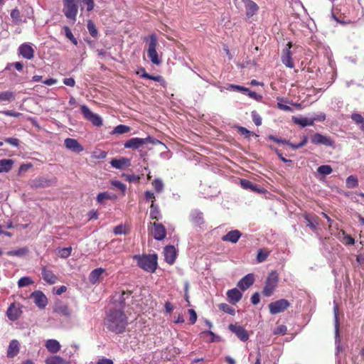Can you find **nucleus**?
<instances>
[{
	"mask_svg": "<svg viewBox=\"0 0 364 364\" xmlns=\"http://www.w3.org/2000/svg\"><path fill=\"white\" fill-rule=\"evenodd\" d=\"M103 322L107 330L115 334L124 333L129 324L124 311L117 307L110 308Z\"/></svg>",
	"mask_w": 364,
	"mask_h": 364,
	"instance_id": "f257e3e1",
	"label": "nucleus"
},
{
	"mask_svg": "<svg viewBox=\"0 0 364 364\" xmlns=\"http://www.w3.org/2000/svg\"><path fill=\"white\" fill-rule=\"evenodd\" d=\"M157 255L156 253L149 255H136L134 256V259L137 261V265L141 269L149 272L154 273L157 269Z\"/></svg>",
	"mask_w": 364,
	"mask_h": 364,
	"instance_id": "f03ea898",
	"label": "nucleus"
},
{
	"mask_svg": "<svg viewBox=\"0 0 364 364\" xmlns=\"http://www.w3.org/2000/svg\"><path fill=\"white\" fill-rule=\"evenodd\" d=\"M144 41L148 43V49H147V56L149 58V60L156 65H159L161 64V60L160 57H159L158 53L156 52V46H158V39L156 34L153 33L149 36L148 38H144Z\"/></svg>",
	"mask_w": 364,
	"mask_h": 364,
	"instance_id": "7ed1b4c3",
	"label": "nucleus"
},
{
	"mask_svg": "<svg viewBox=\"0 0 364 364\" xmlns=\"http://www.w3.org/2000/svg\"><path fill=\"white\" fill-rule=\"evenodd\" d=\"M279 284V274L276 271H272L267 275L265 280L264 287L262 289V295L265 296H271L274 294Z\"/></svg>",
	"mask_w": 364,
	"mask_h": 364,
	"instance_id": "20e7f679",
	"label": "nucleus"
},
{
	"mask_svg": "<svg viewBox=\"0 0 364 364\" xmlns=\"http://www.w3.org/2000/svg\"><path fill=\"white\" fill-rule=\"evenodd\" d=\"M77 0H63V13L74 23L78 14Z\"/></svg>",
	"mask_w": 364,
	"mask_h": 364,
	"instance_id": "39448f33",
	"label": "nucleus"
},
{
	"mask_svg": "<svg viewBox=\"0 0 364 364\" xmlns=\"http://www.w3.org/2000/svg\"><path fill=\"white\" fill-rule=\"evenodd\" d=\"M80 112L84 119L92 122L93 126L101 127L102 125V119L100 116L94 114L89 107L85 105L80 106Z\"/></svg>",
	"mask_w": 364,
	"mask_h": 364,
	"instance_id": "423d86ee",
	"label": "nucleus"
},
{
	"mask_svg": "<svg viewBox=\"0 0 364 364\" xmlns=\"http://www.w3.org/2000/svg\"><path fill=\"white\" fill-rule=\"evenodd\" d=\"M56 177L48 178L46 176H39L31 182V187L33 188H44L50 187L53 185H56Z\"/></svg>",
	"mask_w": 364,
	"mask_h": 364,
	"instance_id": "0eeeda50",
	"label": "nucleus"
},
{
	"mask_svg": "<svg viewBox=\"0 0 364 364\" xmlns=\"http://www.w3.org/2000/svg\"><path fill=\"white\" fill-rule=\"evenodd\" d=\"M131 291L116 292L112 298V304H114V307L112 308H117L124 310L125 308V300L129 299L131 296Z\"/></svg>",
	"mask_w": 364,
	"mask_h": 364,
	"instance_id": "6e6552de",
	"label": "nucleus"
},
{
	"mask_svg": "<svg viewBox=\"0 0 364 364\" xmlns=\"http://www.w3.org/2000/svg\"><path fill=\"white\" fill-rule=\"evenodd\" d=\"M290 306V303L287 299L277 300L271 302L269 305V312L272 315L278 314L284 312Z\"/></svg>",
	"mask_w": 364,
	"mask_h": 364,
	"instance_id": "1a4fd4ad",
	"label": "nucleus"
},
{
	"mask_svg": "<svg viewBox=\"0 0 364 364\" xmlns=\"http://www.w3.org/2000/svg\"><path fill=\"white\" fill-rule=\"evenodd\" d=\"M149 225L152 226L151 230V235L156 240H162L166 238V230L165 226L159 223H149Z\"/></svg>",
	"mask_w": 364,
	"mask_h": 364,
	"instance_id": "9d476101",
	"label": "nucleus"
},
{
	"mask_svg": "<svg viewBox=\"0 0 364 364\" xmlns=\"http://www.w3.org/2000/svg\"><path fill=\"white\" fill-rule=\"evenodd\" d=\"M311 143L316 145H325L326 146L334 147V141L329 136L316 133L311 136Z\"/></svg>",
	"mask_w": 364,
	"mask_h": 364,
	"instance_id": "9b49d317",
	"label": "nucleus"
},
{
	"mask_svg": "<svg viewBox=\"0 0 364 364\" xmlns=\"http://www.w3.org/2000/svg\"><path fill=\"white\" fill-rule=\"evenodd\" d=\"M286 46H287V48L283 50V53H282L281 56V60L286 67L289 68H293L294 65L292 59V53L290 50V49L292 48V43L288 42Z\"/></svg>",
	"mask_w": 364,
	"mask_h": 364,
	"instance_id": "f8f14e48",
	"label": "nucleus"
},
{
	"mask_svg": "<svg viewBox=\"0 0 364 364\" xmlns=\"http://www.w3.org/2000/svg\"><path fill=\"white\" fill-rule=\"evenodd\" d=\"M151 138H131L124 143V148L137 149L144 144L151 141Z\"/></svg>",
	"mask_w": 364,
	"mask_h": 364,
	"instance_id": "ddd939ff",
	"label": "nucleus"
},
{
	"mask_svg": "<svg viewBox=\"0 0 364 364\" xmlns=\"http://www.w3.org/2000/svg\"><path fill=\"white\" fill-rule=\"evenodd\" d=\"M229 330L234 333L240 341L245 342L249 339V334L243 326H240L236 324L230 323L229 325Z\"/></svg>",
	"mask_w": 364,
	"mask_h": 364,
	"instance_id": "4468645a",
	"label": "nucleus"
},
{
	"mask_svg": "<svg viewBox=\"0 0 364 364\" xmlns=\"http://www.w3.org/2000/svg\"><path fill=\"white\" fill-rule=\"evenodd\" d=\"M20 304L11 303L6 311V316L11 321H15L20 318L21 315Z\"/></svg>",
	"mask_w": 364,
	"mask_h": 364,
	"instance_id": "2eb2a0df",
	"label": "nucleus"
},
{
	"mask_svg": "<svg viewBox=\"0 0 364 364\" xmlns=\"http://www.w3.org/2000/svg\"><path fill=\"white\" fill-rule=\"evenodd\" d=\"M18 53L23 58L27 60L33 59L34 57V50L28 43L21 44L18 48Z\"/></svg>",
	"mask_w": 364,
	"mask_h": 364,
	"instance_id": "dca6fc26",
	"label": "nucleus"
},
{
	"mask_svg": "<svg viewBox=\"0 0 364 364\" xmlns=\"http://www.w3.org/2000/svg\"><path fill=\"white\" fill-rule=\"evenodd\" d=\"M65 146L67 149H70L75 153H80L84 150L83 146L74 138H66L65 139Z\"/></svg>",
	"mask_w": 364,
	"mask_h": 364,
	"instance_id": "f3484780",
	"label": "nucleus"
},
{
	"mask_svg": "<svg viewBox=\"0 0 364 364\" xmlns=\"http://www.w3.org/2000/svg\"><path fill=\"white\" fill-rule=\"evenodd\" d=\"M112 167L118 169L124 170L125 168L130 166V160L126 157H121L120 159H112L110 161Z\"/></svg>",
	"mask_w": 364,
	"mask_h": 364,
	"instance_id": "a211bd4d",
	"label": "nucleus"
},
{
	"mask_svg": "<svg viewBox=\"0 0 364 364\" xmlns=\"http://www.w3.org/2000/svg\"><path fill=\"white\" fill-rule=\"evenodd\" d=\"M243 1L245 9H246V16L247 18L252 17L259 10V7L257 3L252 0H245Z\"/></svg>",
	"mask_w": 364,
	"mask_h": 364,
	"instance_id": "6ab92c4d",
	"label": "nucleus"
},
{
	"mask_svg": "<svg viewBox=\"0 0 364 364\" xmlns=\"http://www.w3.org/2000/svg\"><path fill=\"white\" fill-rule=\"evenodd\" d=\"M254 281V275L250 273L243 277L242 279L238 282L237 286L239 289L244 291L248 289L249 287L253 284Z\"/></svg>",
	"mask_w": 364,
	"mask_h": 364,
	"instance_id": "aec40b11",
	"label": "nucleus"
},
{
	"mask_svg": "<svg viewBox=\"0 0 364 364\" xmlns=\"http://www.w3.org/2000/svg\"><path fill=\"white\" fill-rule=\"evenodd\" d=\"M165 261L169 264H173L176 258V250L173 246H166L164 249Z\"/></svg>",
	"mask_w": 364,
	"mask_h": 364,
	"instance_id": "412c9836",
	"label": "nucleus"
},
{
	"mask_svg": "<svg viewBox=\"0 0 364 364\" xmlns=\"http://www.w3.org/2000/svg\"><path fill=\"white\" fill-rule=\"evenodd\" d=\"M32 297L34 301V304L40 308H44L48 304V299L46 296L41 291H35L32 294Z\"/></svg>",
	"mask_w": 364,
	"mask_h": 364,
	"instance_id": "4be33fe9",
	"label": "nucleus"
},
{
	"mask_svg": "<svg viewBox=\"0 0 364 364\" xmlns=\"http://www.w3.org/2000/svg\"><path fill=\"white\" fill-rule=\"evenodd\" d=\"M42 277L43 280L50 284H55L58 280L57 276L51 270L48 269L46 266L42 268Z\"/></svg>",
	"mask_w": 364,
	"mask_h": 364,
	"instance_id": "5701e85b",
	"label": "nucleus"
},
{
	"mask_svg": "<svg viewBox=\"0 0 364 364\" xmlns=\"http://www.w3.org/2000/svg\"><path fill=\"white\" fill-rule=\"evenodd\" d=\"M241 233L239 230H230L228 233L222 236L221 240L223 242L236 243L240 238Z\"/></svg>",
	"mask_w": 364,
	"mask_h": 364,
	"instance_id": "b1692460",
	"label": "nucleus"
},
{
	"mask_svg": "<svg viewBox=\"0 0 364 364\" xmlns=\"http://www.w3.org/2000/svg\"><path fill=\"white\" fill-rule=\"evenodd\" d=\"M226 295H228V301L230 303L232 304L238 303V301H240L242 297V294L238 290L237 288L230 289L228 293H226Z\"/></svg>",
	"mask_w": 364,
	"mask_h": 364,
	"instance_id": "393cba45",
	"label": "nucleus"
},
{
	"mask_svg": "<svg viewBox=\"0 0 364 364\" xmlns=\"http://www.w3.org/2000/svg\"><path fill=\"white\" fill-rule=\"evenodd\" d=\"M189 217L191 222L198 227L202 225L205 222L203 218L202 212L199 210H193L191 212Z\"/></svg>",
	"mask_w": 364,
	"mask_h": 364,
	"instance_id": "a878e982",
	"label": "nucleus"
},
{
	"mask_svg": "<svg viewBox=\"0 0 364 364\" xmlns=\"http://www.w3.org/2000/svg\"><path fill=\"white\" fill-rule=\"evenodd\" d=\"M20 344L19 341L17 340H12L10 342L9 346H8L6 355L9 358H13L16 355L19 353L20 350Z\"/></svg>",
	"mask_w": 364,
	"mask_h": 364,
	"instance_id": "bb28decb",
	"label": "nucleus"
},
{
	"mask_svg": "<svg viewBox=\"0 0 364 364\" xmlns=\"http://www.w3.org/2000/svg\"><path fill=\"white\" fill-rule=\"evenodd\" d=\"M47 350L52 354L57 353L60 350L61 346L55 339H48L46 343Z\"/></svg>",
	"mask_w": 364,
	"mask_h": 364,
	"instance_id": "cd10ccee",
	"label": "nucleus"
},
{
	"mask_svg": "<svg viewBox=\"0 0 364 364\" xmlns=\"http://www.w3.org/2000/svg\"><path fill=\"white\" fill-rule=\"evenodd\" d=\"M240 186L244 189L250 190L254 193H261V188H259L258 185L253 183L247 179L240 180Z\"/></svg>",
	"mask_w": 364,
	"mask_h": 364,
	"instance_id": "c85d7f7f",
	"label": "nucleus"
},
{
	"mask_svg": "<svg viewBox=\"0 0 364 364\" xmlns=\"http://www.w3.org/2000/svg\"><path fill=\"white\" fill-rule=\"evenodd\" d=\"M137 74L139 75V77H141L142 78H146L147 80L156 81L158 82H161L164 81L162 76H161V75L154 76V75H149V73H146L144 68H139V70L137 71Z\"/></svg>",
	"mask_w": 364,
	"mask_h": 364,
	"instance_id": "c756f323",
	"label": "nucleus"
},
{
	"mask_svg": "<svg viewBox=\"0 0 364 364\" xmlns=\"http://www.w3.org/2000/svg\"><path fill=\"white\" fill-rule=\"evenodd\" d=\"M14 161L10 159L0 160V173H8L12 169Z\"/></svg>",
	"mask_w": 364,
	"mask_h": 364,
	"instance_id": "7c9ffc66",
	"label": "nucleus"
},
{
	"mask_svg": "<svg viewBox=\"0 0 364 364\" xmlns=\"http://www.w3.org/2000/svg\"><path fill=\"white\" fill-rule=\"evenodd\" d=\"M292 121L294 123L301 126V127L312 126L314 124V119H308L306 117H293Z\"/></svg>",
	"mask_w": 364,
	"mask_h": 364,
	"instance_id": "2f4dec72",
	"label": "nucleus"
},
{
	"mask_svg": "<svg viewBox=\"0 0 364 364\" xmlns=\"http://www.w3.org/2000/svg\"><path fill=\"white\" fill-rule=\"evenodd\" d=\"M105 272V269L102 268L94 269L89 275V281L92 284H96L99 280V278L102 276V273Z\"/></svg>",
	"mask_w": 364,
	"mask_h": 364,
	"instance_id": "473e14b6",
	"label": "nucleus"
},
{
	"mask_svg": "<svg viewBox=\"0 0 364 364\" xmlns=\"http://www.w3.org/2000/svg\"><path fill=\"white\" fill-rule=\"evenodd\" d=\"M46 364H70V361H66L63 358L58 355H51L47 357L46 360Z\"/></svg>",
	"mask_w": 364,
	"mask_h": 364,
	"instance_id": "72a5a7b5",
	"label": "nucleus"
},
{
	"mask_svg": "<svg viewBox=\"0 0 364 364\" xmlns=\"http://www.w3.org/2000/svg\"><path fill=\"white\" fill-rule=\"evenodd\" d=\"M55 312L61 314L62 316H70V311L69 307L65 304H58L55 307Z\"/></svg>",
	"mask_w": 364,
	"mask_h": 364,
	"instance_id": "f704fd0d",
	"label": "nucleus"
},
{
	"mask_svg": "<svg viewBox=\"0 0 364 364\" xmlns=\"http://www.w3.org/2000/svg\"><path fill=\"white\" fill-rule=\"evenodd\" d=\"M149 217L151 220H159L161 218L160 210L153 200L151 205V210H149Z\"/></svg>",
	"mask_w": 364,
	"mask_h": 364,
	"instance_id": "c9c22d12",
	"label": "nucleus"
},
{
	"mask_svg": "<svg viewBox=\"0 0 364 364\" xmlns=\"http://www.w3.org/2000/svg\"><path fill=\"white\" fill-rule=\"evenodd\" d=\"M304 218L307 222V227L309 228L313 231H316L318 223L315 219V217H312L308 214H305L304 215Z\"/></svg>",
	"mask_w": 364,
	"mask_h": 364,
	"instance_id": "e433bc0d",
	"label": "nucleus"
},
{
	"mask_svg": "<svg viewBox=\"0 0 364 364\" xmlns=\"http://www.w3.org/2000/svg\"><path fill=\"white\" fill-rule=\"evenodd\" d=\"M358 186V177L354 175L348 176L346 179V186L348 188H355Z\"/></svg>",
	"mask_w": 364,
	"mask_h": 364,
	"instance_id": "4c0bfd02",
	"label": "nucleus"
},
{
	"mask_svg": "<svg viewBox=\"0 0 364 364\" xmlns=\"http://www.w3.org/2000/svg\"><path fill=\"white\" fill-rule=\"evenodd\" d=\"M87 26L89 34L94 38H97L98 36V31L97 29L96 25L93 23L92 20H88Z\"/></svg>",
	"mask_w": 364,
	"mask_h": 364,
	"instance_id": "58836bf2",
	"label": "nucleus"
},
{
	"mask_svg": "<svg viewBox=\"0 0 364 364\" xmlns=\"http://www.w3.org/2000/svg\"><path fill=\"white\" fill-rule=\"evenodd\" d=\"M15 100V93L11 91L0 92V101L11 102Z\"/></svg>",
	"mask_w": 364,
	"mask_h": 364,
	"instance_id": "ea45409f",
	"label": "nucleus"
},
{
	"mask_svg": "<svg viewBox=\"0 0 364 364\" xmlns=\"http://www.w3.org/2000/svg\"><path fill=\"white\" fill-rule=\"evenodd\" d=\"M130 127L124 125V124H119L117 127H115L114 131H112V133L115 134H123L127 132H129L130 131Z\"/></svg>",
	"mask_w": 364,
	"mask_h": 364,
	"instance_id": "a19ab883",
	"label": "nucleus"
},
{
	"mask_svg": "<svg viewBox=\"0 0 364 364\" xmlns=\"http://www.w3.org/2000/svg\"><path fill=\"white\" fill-rule=\"evenodd\" d=\"M33 283V281L27 276H24L23 277H21L18 282H17V285L20 288L29 286Z\"/></svg>",
	"mask_w": 364,
	"mask_h": 364,
	"instance_id": "79ce46f5",
	"label": "nucleus"
},
{
	"mask_svg": "<svg viewBox=\"0 0 364 364\" xmlns=\"http://www.w3.org/2000/svg\"><path fill=\"white\" fill-rule=\"evenodd\" d=\"M219 309L221 311L229 314L230 316H234L235 314V309L230 306L226 303H221L219 304Z\"/></svg>",
	"mask_w": 364,
	"mask_h": 364,
	"instance_id": "37998d69",
	"label": "nucleus"
},
{
	"mask_svg": "<svg viewBox=\"0 0 364 364\" xmlns=\"http://www.w3.org/2000/svg\"><path fill=\"white\" fill-rule=\"evenodd\" d=\"M269 252L259 249L257 252V260L259 262H265L267 257L269 255Z\"/></svg>",
	"mask_w": 364,
	"mask_h": 364,
	"instance_id": "c03bdc74",
	"label": "nucleus"
},
{
	"mask_svg": "<svg viewBox=\"0 0 364 364\" xmlns=\"http://www.w3.org/2000/svg\"><path fill=\"white\" fill-rule=\"evenodd\" d=\"M64 31L66 38L70 39V41L76 46L78 43V41H77L76 38L74 37V35L72 33L69 26H64Z\"/></svg>",
	"mask_w": 364,
	"mask_h": 364,
	"instance_id": "a18cd8bd",
	"label": "nucleus"
},
{
	"mask_svg": "<svg viewBox=\"0 0 364 364\" xmlns=\"http://www.w3.org/2000/svg\"><path fill=\"white\" fill-rule=\"evenodd\" d=\"M351 118L354 123L361 124L362 129H364V119L361 114L357 113L353 114Z\"/></svg>",
	"mask_w": 364,
	"mask_h": 364,
	"instance_id": "49530a36",
	"label": "nucleus"
},
{
	"mask_svg": "<svg viewBox=\"0 0 364 364\" xmlns=\"http://www.w3.org/2000/svg\"><path fill=\"white\" fill-rule=\"evenodd\" d=\"M317 172L322 175H329L332 172V168L330 165H321L317 168Z\"/></svg>",
	"mask_w": 364,
	"mask_h": 364,
	"instance_id": "de8ad7c7",
	"label": "nucleus"
},
{
	"mask_svg": "<svg viewBox=\"0 0 364 364\" xmlns=\"http://www.w3.org/2000/svg\"><path fill=\"white\" fill-rule=\"evenodd\" d=\"M71 247H64L58 250V256H60V258H67L69 257V256L71 254Z\"/></svg>",
	"mask_w": 364,
	"mask_h": 364,
	"instance_id": "09e8293b",
	"label": "nucleus"
},
{
	"mask_svg": "<svg viewBox=\"0 0 364 364\" xmlns=\"http://www.w3.org/2000/svg\"><path fill=\"white\" fill-rule=\"evenodd\" d=\"M111 196L108 195L107 192H101L99 193L97 196V201L99 204H102L105 200H109Z\"/></svg>",
	"mask_w": 364,
	"mask_h": 364,
	"instance_id": "8fccbe9b",
	"label": "nucleus"
},
{
	"mask_svg": "<svg viewBox=\"0 0 364 364\" xmlns=\"http://www.w3.org/2000/svg\"><path fill=\"white\" fill-rule=\"evenodd\" d=\"M152 186H153L154 188H155L156 193H161L164 188V184L162 183V181L160 179H158V178H156L152 181Z\"/></svg>",
	"mask_w": 364,
	"mask_h": 364,
	"instance_id": "3c124183",
	"label": "nucleus"
},
{
	"mask_svg": "<svg viewBox=\"0 0 364 364\" xmlns=\"http://www.w3.org/2000/svg\"><path fill=\"white\" fill-rule=\"evenodd\" d=\"M81 4L87 6V11L90 12L95 6L94 0H80Z\"/></svg>",
	"mask_w": 364,
	"mask_h": 364,
	"instance_id": "603ef678",
	"label": "nucleus"
},
{
	"mask_svg": "<svg viewBox=\"0 0 364 364\" xmlns=\"http://www.w3.org/2000/svg\"><path fill=\"white\" fill-rule=\"evenodd\" d=\"M123 177H124L126 181H127L130 183H132V182L137 183L139 181V179H140L139 176L134 175V174H124Z\"/></svg>",
	"mask_w": 364,
	"mask_h": 364,
	"instance_id": "864d4df0",
	"label": "nucleus"
},
{
	"mask_svg": "<svg viewBox=\"0 0 364 364\" xmlns=\"http://www.w3.org/2000/svg\"><path fill=\"white\" fill-rule=\"evenodd\" d=\"M111 184L115 188H119L121 192L125 193L126 186L124 183L120 182L119 181H112Z\"/></svg>",
	"mask_w": 364,
	"mask_h": 364,
	"instance_id": "5fc2aeb1",
	"label": "nucleus"
},
{
	"mask_svg": "<svg viewBox=\"0 0 364 364\" xmlns=\"http://www.w3.org/2000/svg\"><path fill=\"white\" fill-rule=\"evenodd\" d=\"M287 333V326L284 325H280L274 331V334L275 335H285Z\"/></svg>",
	"mask_w": 364,
	"mask_h": 364,
	"instance_id": "6e6d98bb",
	"label": "nucleus"
},
{
	"mask_svg": "<svg viewBox=\"0 0 364 364\" xmlns=\"http://www.w3.org/2000/svg\"><path fill=\"white\" fill-rule=\"evenodd\" d=\"M252 121L255 124L258 126H261L262 124V119L261 117L257 113L256 111H252Z\"/></svg>",
	"mask_w": 364,
	"mask_h": 364,
	"instance_id": "4d7b16f0",
	"label": "nucleus"
},
{
	"mask_svg": "<svg viewBox=\"0 0 364 364\" xmlns=\"http://www.w3.org/2000/svg\"><path fill=\"white\" fill-rule=\"evenodd\" d=\"M28 252L26 249H21L16 250H12L7 252V255L9 256H20L23 254H26Z\"/></svg>",
	"mask_w": 364,
	"mask_h": 364,
	"instance_id": "13d9d810",
	"label": "nucleus"
},
{
	"mask_svg": "<svg viewBox=\"0 0 364 364\" xmlns=\"http://www.w3.org/2000/svg\"><path fill=\"white\" fill-rule=\"evenodd\" d=\"M114 233L116 235H125L127 233L125 230V226L123 225L115 226L114 229Z\"/></svg>",
	"mask_w": 364,
	"mask_h": 364,
	"instance_id": "bf43d9fd",
	"label": "nucleus"
},
{
	"mask_svg": "<svg viewBox=\"0 0 364 364\" xmlns=\"http://www.w3.org/2000/svg\"><path fill=\"white\" fill-rule=\"evenodd\" d=\"M188 314H189V322H190V323L191 324L195 323L197 321V318H198L197 314L192 309H188Z\"/></svg>",
	"mask_w": 364,
	"mask_h": 364,
	"instance_id": "052dcab7",
	"label": "nucleus"
},
{
	"mask_svg": "<svg viewBox=\"0 0 364 364\" xmlns=\"http://www.w3.org/2000/svg\"><path fill=\"white\" fill-rule=\"evenodd\" d=\"M238 132L240 134L245 135L247 138L250 137L251 135L253 134L251 131L247 130V129L244 127H239Z\"/></svg>",
	"mask_w": 364,
	"mask_h": 364,
	"instance_id": "680f3d73",
	"label": "nucleus"
},
{
	"mask_svg": "<svg viewBox=\"0 0 364 364\" xmlns=\"http://www.w3.org/2000/svg\"><path fill=\"white\" fill-rule=\"evenodd\" d=\"M11 17L13 20H15L16 22H19L21 21L20 11L17 9H13L11 11Z\"/></svg>",
	"mask_w": 364,
	"mask_h": 364,
	"instance_id": "e2e57ef3",
	"label": "nucleus"
},
{
	"mask_svg": "<svg viewBox=\"0 0 364 364\" xmlns=\"http://www.w3.org/2000/svg\"><path fill=\"white\" fill-rule=\"evenodd\" d=\"M4 141L14 146H19V139L17 138H5Z\"/></svg>",
	"mask_w": 364,
	"mask_h": 364,
	"instance_id": "0e129e2a",
	"label": "nucleus"
},
{
	"mask_svg": "<svg viewBox=\"0 0 364 364\" xmlns=\"http://www.w3.org/2000/svg\"><path fill=\"white\" fill-rule=\"evenodd\" d=\"M343 242L345 245H354L355 240H354V238L352 237L351 235H346L343 237Z\"/></svg>",
	"mask_w": 364,
	"mask_h": 364,
	"instance_id": "69168bd1",
	"label": "nucleus"
},
{
	"mask_svg": "<svg viewBox=\"0 0 364 364\" xmlns=\"http://www.w3.org/2000/svg\"><path fill=\"white\" fill-rule=\"evenodd\" d=\"M277 107H278L279 109L284 112H293L291 107L282 104L281 102H278V104H277Z\"/></svg>",
	"mask_w": 364,
	"mask_h": 364,
	"instance_id": "338daca9",
	"label": "nucleus"
},
{
	"mask_svg": "<svg viewBox=\"0 0 364 364\" xmlns=\"http://www.w3.org/2000/svg\"><path fill=\"white\" fill-rule=\"evenodd\" d=\"M251 302L252 304L256 305L259 302V295L258 292H255L251 297Z\"/></svg>",
	"mask_w": 364,
	"mask_h": 364,
	"instance_id": "774afa93",
	"label": "nucleus"
}]
</instances>
